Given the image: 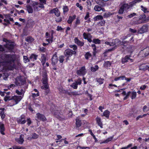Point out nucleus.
Segmentation results:
<instances>
[{
  "mask_svg": "<svg viewBox=\"0 0 149 149\" xmlns=\"http://www.w3.org/2000/svg\"><path fill=\"white\" fill-rule=\"evenodd\" d=\"M19 60L18 56L15 54H3L0 55V66L12 70L15 68L16 63H19Z\"/></svg>",
  "mask_w": 149,
  "mask_h": 149,
  "instance_id": "1",
  "label": "nucleus"
},
{
  "mask_svg": "<svg viewBox=\"0 0 149 149\" xmlns=\"http://www.w3.org/2000/svg\"><path fill=\"white\" fill-rule=\"evenodd\" d=\"M141 0H135L128 3H125L122 5L120 7L118 11V13L119 14H123L124 10H126L129 9L130 8L132 7L133 5L139 2Z\"/></svg>",
  "mask_w": 149,
  "mask_h": 149,
  "instance_id": "2",
  "label": "nucleus"
},
{
  "mask_svg": "<svg viewBox=\"0 0 149 149\" xmlns=\"http://www.w3.org/2000/svg\"><path fill=\"white\" fill-rule=\"evenodd\" d=\"M57 107L54 105L52 106L50 111L52 114H54L56 117L58 118H60L61 117V115L58 111L56 109Z\"/></svg>",
  "mask_w": 149,
  "mask_h": 149,
  "instance_id": "3",
  "label": "nucleus"
},
{
  "mask_svg": "<svg viewBox=\"0 0 149 149\" xmlns=\"http://www.w3.org/2000/svg\"><path fill=\"white\" fill-rule=\"evenodd\" d=\"M3 40L6 42V44L4 45L5 47L8 49L9 50L11 51L13 49L14 47L13 43L10 42L6 39L5 38L3 39Z\"/></svg>",
  "mask_w": 149,
  "mask_h": 149,
  "instance_id": "4",
  "label": "nucleus"
},
{
  "mask_svg": "<svg viewBox=\"0 0 149 149\" xmlns=\"http://www.w3.org/2000/svg\"><path fill=\"white\" fill-rule=\"evenodd\" d=\"M15 83L17 86H21L26 83V80L21 77H18L16 79Z\"/></svg>",
  "mask_w": 149,
  "mask_h": 149,
  "instance_id": "5",
  "label": "nucleus"
},
{
  "mask_svg": "<svg viewBox=\"0 0 149 149\" xmlns=\"http://www.w3.org/2000/svg\"><path fill=\"white\" fill-rule=\"evenodd\" d=\"M64 53L65 56H66L67 58H68L72 54H75L76 52L70 49H67L65 51Z\"/></svg>",
  "mask_w": 149,
  "mask_h": 149,
  "instance_id": "6",
  "label": "nucleus"
},
{
  "mask_svg": "<svg viewBox=\"0 0 149 149\" xmlns=\"http://www.w3.org/2000/svg\"><path fill=\"white\" fill-rule=\"evenodd\" d=\"M148 26L146 25H144L138 30V33L140 34H142L148 31Z\"/></svg>",
  "mask_w": 149,
  "mask_h": 149,
  "instance_id": "7",
  "label": "nucleus"
},
{
  "mask_svg": "<svg viewBox=\"0 0 149 149\" xmlns=\"http://www.w3.org/2000/svg\"><path fill=\"white\" fill-rule=\"evenodd\" d=\"M87 71L84 66L80 68L77 71V74L79 75H84L86 73Z\"/></svg>",
  "mask_w": 149,
  "mask_h": 149,
  "instance_id": "8",
  "label": "nucleus"
},
{
  "mask_svg": "<svg viewBox=\"0 0 149 149\" xmlns=\"http://www.w3.org/2000/svg\"><path fill=\"white\" fill-rule=\"evenodd\" d=\"M17 120L18 123L22 124H24L26 122L25 120V116L23 115L21 116L19 118H17Z\"/></svg>",
  "mask_w": 149,
  "mask_h": 149,
  "instance_id": "9",
  "label": "nucleus"
},
{
  "mask_svg": "<svg viewBox=\"0 0 149 149\" xmlns=\"http://www.w3.org/2000/svg\"><path fill=\"white\" fill-rule=\"evenodd\" d=\"M36 118L38 120H41L42 121H45L47 120L46 118L43 115L39 113H37Z\"/></svg>",
  "mask_w": 149,
  "mask_h": 149,
  "instance_id": "10",
  "label": "nucleus"
},
{
  "mask_svg": "<svg viewBox=\"0 0 149 149\" xmlns=\"http://www.w3.org/2000/svg\"><path fill=\"white\" fill-rule=\"evenodd\" d=\"M43 85L41 86V88L45 90V95H47L49 92V86L48 84H43Z\"/></svg>",
  "mask_w": 149,
  "mask_h": 149,
  "instance_id": "11",
  "label": "nucleus"
},
{
  "mask_svg": "<svg viewBox=\"0 0 149 149\" xmlns=\"http://www.w3.org/2000/svg\"><path fill=\"white\" fill-rule=\"evenodd\" d=\"M22 98V97L21 96H12V100H13L15 102V104H17Z\"/></svg>",
  "mask_w": 149,
  "mask_h": 149,
  "instance_id": "12",
  "label": "nucleus"
},
{
  "mask_svg": "<svg viewBox=\"0 0 149 149\" xmlns=\"http://www.w3.org/2000/svg\"><path fill=\"white\" fill-rule=\"evenodd\" d=\"M50 13H54L58 17L60 15L59 11L58 9L56 8L51 10Z\"/></svg>",
  "mask_w": 149,
  "mask_h": 149,
  "instance_id": "13",
  "label": "nucleus"
},
{
  "mask_svg": "<svg viewBox=\"0 0 149 149\" xmlns=\"http://www.w3.org/2000/svg\"><path fill=\"white\" fill-rule=\"evenodd\" d=\"M94 9L95 11L97 12H100L101 10L103 12L105 11V10L104 8L98 5H95L94 7Z\"/></svg>",
  "mask_w": 149,
  "mask_h": 149,
  "instance_id": "14",
  "label": "nucleus"
},
{
  "mask_svg": "<svg viewBox=\"0 0 149 149\" xmlns=\"http://www.w3.org/2000/svg\"><path fill=\"white\" fill-rule=\"evenodd\" d=\"M74 42L79 46L81 47L83 46L84 45V43L83 42L80 41L77 38H75L74 39Z\"/></svg>",
  "mask_w": 149,
  "mask_h": 149,
  "instance_id": "15",
  "label": "nucleus"
},
{
  "mask_svg": "<svg viewBox=\"0 0 149 149\" xmlns=\"http://www.w3.org/2000/svg\"><path fill=\"white\" fill-rule=\"evenodd\" d=\"M97 123L101 128H103V124L101 118L99 117H97L95 119Z\"/></svg>",
  "mask_w": 149,
  "mask_h": 149,
  "instance_id": "16",
  "label": "nucleus"
},
{
  "mask_svg": "<svg viewBox=\"0 0 149 149\" xmlns=\"http://www.w3.org/2000/svg\"><path fill=\"white\" fill-rule=\"evenodd\" d=\"M58 61L56 55L55 54L53 56L52 58V64L54 65H56Z\"/></svg>",
  "mask_w": 149,
  "mask_h": 149,
  "instance_id": "17",
  "label": "nucleus"
},
{
  "mask_svg": "<svg viewBox=\"0 0 149 149\" xmlns=\"http://www.w3.org/2000/svg\"><path fill=\"white\" fill-rule=\"evenodd\" d=\"M128 60L130 61L131 62L133 61V60L132 59L130 58V57L128 56H127L122 59V62L123 63H124L127 62Z\"/></svg>",
  "mask_w": 149,
  "mask_h": 149,
  "instance_id": "18",
  "label": "nucleus"
},
{
  "mask_svg": "<svg viewBox=\"0 0 149 149\" xmlns=\"http://www.w3.org/2000/svg\"><path fill=\"white\" fill-rule=\"evenodd\" d=\"M124 79L127 81H129L130 80V79L126 78L125 77V76H120L117 78H115L114 80L115 81H117L120 79L123 80Z\"/></svg>",
  "mask_w": 149,
  "mask_h": 149,
  "instance_id": "19",
  "label": "nucleus"
},
{
  "mask_svg": "<svg viewBox=\"0 0 149 149\" xmlns=\"http://www.w3.org/2000/svg\"><path fill=\"white\" fill-rule=\"evenodd\" d=\"M24 136L22 134L20 135L19 138L17 139L16 141L19 144H22L24 141Z\"/></svg>",
  "mask_w": 149,
  "mask_h": 149,
  "instance_id": "20",
  "label": "nucleus"
},
{
  "mask_svg": "<svg viewBox=\"0 0 149 149\" xmlns=\"http://www.w3.org/2000/svg\"><path fill=\"white\" fill-rule=\"evenodd\" d=\"M76 127H79L81 125V120L80 119L79 117H77L76 119Z\"/></svg>",
  "mask_w": 149,
  "mask_h": 149,
  "instance_id": "21",
  "label": "nucleus"
},
{
  "mask_svg": "<svg viewBox=\"0 0 149 149\" xmlns=\"http://www.w3.org/2000/svg\"><path fill=\"white\" fill-rule=\"evenodd\" d=\"M4 130L5 128L4 124L2 123H0V132L3 135L5 134V133L4 132Z\"/></svg>",
  "mask_w": 149,
  "mask_h": 149,
  "instance_id": "22",
  "label": "nucleus"
},
{
  "mask_svg": "<svg viewBox=\"0 0 149 149\" xmlns=\"http://www.w3.org/2000/svg\"><path fill=\"white\" fill-rule=\"evenodd\" d=\"M38 55H35L34 54H32L31 56L30 57L29 59H28L27 58V59L29 61L31 60V61H34L36 60L37 59Z\"/></svg>",
  "mask_w": 149,
  "mask_h": 149,
  "instance_id": "23",
  "label": "nucleus"
},
{
  "mask_svg": "<svg viewBox=\"0 0 149 149\" xmlns=\"http://www.w3.org/2000/svg\"><path fill=\"white\" fill-rule=\"evenodd\" d=\"M76 17V15H74L72 17L70 16L68 19L67 21V22L68 24H70L72 23L73 21L74 20Z\"/></svg>",
  "mask_w": 149,
  "mask_h": 149,
  "instance_id": "24",
  "label": "nucleus"
},
{
  "mask_svg": "<svg viewBox=\"0 0 149 149\" xmlns=\"http://www.w3.org/2000/svg\"><path fill=\"white\" fill-rule=\"evenodd\" d=\"M43 78L42 79L43 84H48L47 75L46 74H43Z\"/></svg>",
  "mask_w": 149,
  "mask_h": 149,
  "instance_id": "25",
  "label": "nucleus"
},
{
  "mask_svg": "<svg viewBox=\"0 0 149 149\" xmlns=\"http://www.w3.org/2000/svg\"><path fill=\"white\" fill-rule=\"evenodd\" d=\"M0 115L2 119H3L5 118V116L4 114V108L0 109Z\"/></svg>",
  "mask_w": 149,
  "mask_h": 149,
  "instance_id": "26",
  "label": "nucleus"
},
{
  "mask_svg": "<svg viewBox=\"0 0 149 149\" xmlns=\"http://www.w3.org/2000/svg\"><path fill=\"white\" fill-rule=\"evenodd\" d=\"M83 36L84 38L85 39H87L89 38H92V37L91 34L89 33H84L83 34Z\"/></svg>",
  "mask_w": 149,
  "mask_h": 149,
  "instance_id": "27",
  "label": "nucleus"
},
{
  "mask_svg": "<svg viewBox=\"0 0 149 149\" xmlns=\"http://www.w3.org/2000/svg\"><path fill=\"white\" fill-rule=\"evenodd\" d=\"M110 112L108 110H105L103 112L102 116H104L106 117L107 118H108L110 115Z\"/></svg>",
  "mask_w": 149,
  "mask_h": 149,
  "instance_id": "28",
  "label": "nucleus"
},
{
  "mask_svg": "<svg viewBox=\"0 0 149 149\" xmlns=\"http://www.w3.org/2000/svg\"><path fill=\"white\" fill-rule=\"evenodd\" d=\"M26 7L27 10L29 13H33V10L31 6L29 5H27Z\"/></svg>",
  "mask_w": 149,
  "mask_h": 149,
  "instance_id": "29",
  "label": "nucleus"
},
{
  "mask_svg": "<svg viewBox=\"0 0 149 149\" xmlns=\"http://www.w3.org/2000/svg\"><path fill=\"white\" fill-rule=\"evenodd\" d=\"M25 40L29 42H32L33 40V39L31 36L27 37L25 39Z\"/></svg>",
  "mask_w": 149,
  "mask_h": 149,
  "instance_id": "30",
  "label": "nucleus"
},
{
  "mask_svg": "<svg viewBox=\"0 0 149 149\" xmlns=\"http://www.w3.org/2000/svg\"><path fill=\"white\" fill-rule=\"evenodd\" d=\"M38 3L37 2H34L33 3L32 5L33 7L35 10L37 11L38 10Z\"/></svg>",
  "mask_w": 149,
  "mask_h": 149,
  "instance_id": "31",
  "label": "nucleus"
},
{
  "mask_svg": "<svg viewBox=\"0 0 149 149\" xmlns=\"http://www.w3.org/2000/svg\"><path fill=\"white\" fill-rule=\"evenodd\" d=\"M87 3V8L88 10H90L91 8V3L90 1H86Z\"/></svg>",
  "mask_w": 149,
  "mask_h": 149,
  "instance_id": "32",
  "label": "nucleus"
},
{
  "mask_svg": "<svg viewBox=\"0 0 149 149\" xmlns=\"http://www.w3.org/2000/svg\"><path fill=\"white\" fill-rule=\"evenodd\" d=\"M114 44V45L117 44V45H121V41L118 39H115L114 41V42H113Z\"/></svg>",
  "mask_w": 149,
  "mask_h": 149,
  "instance_id": "33",
  "label": "nucleus"
},
{
  "mask_svg": "<svg viewBox=\"0 0 149 149\" xmlns=\"http://www.w3.org/2000/svg\"><path fill=\"white\" fill-rule=\"evenodd\" d=\"M51 36V38L46 39V41L48 42V44L51 43L53 41V33L52 34Z\"/></svg>",
  "mask_w": 149,
  "mask_h": 149,
  "instance_id": "34",
  "label": "nucleus"
},
{
  "mask_svg": "<svg viewBox=\"0 0 149 149\" xmlns=\"http://www.w3.org/2000/svg\"><path fill=\"white\" fill-rule=\"evenodd\" d=\"M91 56L92 55L89 52L86 53L85 55V58L87 60L89 58H91Z\"/></svg>",
  "mask_w": 149,
  "mask_h": 149,
  "instance_id": "35",
  "label": "nucleus"
},
{
  "mask_svg": "<svg viewBox=\"0 0 149 149\" xmlns=\"http://www.w3.org/2000/svg\"><path fill=\"white\" fill-rule=\"evenodd\" d=\"M12 100V96L10 97L9 96H6L4 97V100L6 102L7 100Z\"/></svg>",
  "mask_w": 149,
  "mask_h": 149,
  "instance_id": "36",
  "label": "nucleus"
},
{
  "mask_svg": "<svg viewBox=\"0 0 149 149\" xmlns=\"http://www.w3.org/2000/svg\"><path fill=\"white\" fill-rule=\"evenodd\" d=\"M46 59V57L44 55L42 56L41 57V62L42 63V65H44L45 63Z\"/></svg>",
  "mask_w": 149,
  "mask_h": 149,
  "instance_id": "37",
  "label": "nucleus"
},
{
  "mask_svg": "<svg viewBox=\"0 0 149 149\" xmlns=\"http://www.w3.org/2000/svg\"><path fill=\"white\" fill-rule=\"evenodd\" d=\"M103 18V17L101 15H97L94 18L95 21H97L99 20H102Z\"/></svg>",
  "mask_w": 149,
  "mask_h": 149,
  "instance_id": "38",
  "label": "nucleus"
},
{
  "mask_svg": "<svg viewBox=\"0 0 149 149\" xmlns=\"http://www.w3.org/2000/svg\"><path fill=\"white\" fill-rule=\"evenodd\" d=\"M136 95V93L135 92H132L131 93V98L132 99H135Z\"/></svg>",
  "mask_w": 149,
  "mask_h": 149,
  "instance_id": "39",
  "label": "nucleus"
},
{
  "mask_svg": "<svg viewBox=\"0 0 149 149\" xmlns=\"http://www.w3.org/2000/svg\"><path fill=\"white\" fill-rule=\"evenodd\" d=\"M111 63L110 62L108 61H105L104 66L105 67L108 68L110 67L111 65Z\"/></svg>",
  "mask_w": 149,
  "mask_h": 149,
  "instance_id": "40",
  "label": "nucleus"
},
{
  "mask_svg": "<svg viewBox=\"0 0 149 149\" xmlns=\"http://www.w3.org/2000/svg\"><path fill=\"white\" fill-rule=\"evenodd\" d=\"M80 23V20L78 18L76 19V21L75 24H74V26L75 27L77 26V25H79Z\"/></svg>",
  "mask_w": 149,
  "mask_h": 149,
  "instance_id": "41",
  "label": "nucleus"
},
{
  "mask_svg": "<svg viewBox=\"0 0 149 149\" xmlns=\"http://www.w3.org/2000/svg\"><path fill=\"white\" fill-rule=\"evenodd\" d=\"M113 137H111L109 138H108L107 139L105 140L102 143H107L109 141H111L113 139Z\"/></svg>",
  "mask_w": 149,
  "mask_h": 149,
  "instance_id": "42",
  "label": "nucleus"
},
{
  "mask_svg": "<svg viewBox=\"0 0 149 149\" xmlns=\"http://www.w3.org/2000/svg\"><path fill=\"white\" fill-rule=\"evenodd\" d=\"M98 69V67L97 65H95L94 67H92L91 68V70L93 72H95V71L97 70Z\"/></svg>",
  "mask_w": 149,
  "mask_h": 149,
  "instance_id": "43",
  "label": "nucleus"
},
{
  "mask_svg": "<svg viewBox=\"0 0 149 149\" xmlns=\"http://www.w3.org/2000/svg\"><path fill=\"white\" fill-rule=\"evenodd\" d=\"M31 138L33 139H36L38 137V136L35 133H33L31 135Z\"/></svg>",
  "mask_w": 149,
  "mask_h": 149,
  "instance_id": "44",
  "label": "nucleus"
},
{
  "mask_svg": "<svg viewBox=\"0 0 149 149\" xmlns=\"http://www.w3.org/2000/svg\"><path fill=\"white\" fill-rule=\"evenodd\" d=\"M63 12L64 13H65L68 11V8L67 6H64L63 8Z\"/></svg>",
  "mask_w": 149,
  "mask_h": 149,
  "instance_id": "45",
  "label": "nucleus"
},
{
  "mask_svg": "<svg viewBox=\"0 0 149 149\" xmlns=\"http://www.w3.org/2000/svg\"><path fill=\"white\" fill-rule=\"evenodd\" d=\"M95 2L97 4L102 6L103 4L102 0H94Z\"/></svg>",
  "mask_w": 149,
  "mask_h": 149,
  "instance_id": "46",
  "label": "nucleus"
},
{
  "mask_svg": "<svg viewBox=\"0 0 149 149\" xmlns=\"http://www.w3.org/2000/svg\"><path fill=\"white\" fill-rule=\"evenodd\" d=\"M105 23V21L104 20H102L98 23V24L99 25L101 26H104Z\"/></svg>",
  "mask_w": 149,
  "mask_h": 149,
  "instance_id": "47",
  "label": "nucleus"
},
{
  "mask_svg": "<svg viewBox=\"0 0 149 149\" xmlns=\"http://www.w3.org/2000/svg\"><path fill=\"white\" fill-rule=\"evenodd\" d=\"M77 85H78L75 82L73 83L71 85V87H72L74 89H77Z\"/></svg>",
  "mask_w": 149,
  "mask_h": 149,
  "instance_id": "48",
  "label": "nucleus"
},
{
  "mask_svg": "<svg viewBox=\"0 0 149 149\" xmlns=\"http://www.w3.org/2000/svg\"><path fill=\"white\" fill-rule=\"evenodd\" d=\"M104 79L100 78L97 79V82L99 83L100 84H102L103 83Z\"/></svg>",
  "mask_w": 149,
  "mask_h": 149,
  "instance_id": "49",
  "label": "nucleus"
},
{
  "mask_svg": "<svg viewBox=\"0 0 149 149\" xmlns=\"http://www.w3.org/2000/svg\"><path fill=\"white\" fill-rule=\"evenodd\" d=\"M40 1V5L41 6H44V4H46V1L45 0H39Z\"/></svg>",
  "mask_w": 149,
  "mask_h": 149,
  "instance_id": "50",
  "label": "nucleus"
},
{
  "mask_svg": "<svg viewBox=\"0 0 149 149\" xmlns=\"http://www.w3.org/2000/svg\"><path fill=\"white\" fill-rule=\"evenodd\" d=\"M69 47L70 48H72L74 51L77 49V47L75 45H69Z\"/></svg>",
  "mask_w": 149,
  "mask_h": 149,
  "instance_id": "51",
  "label": "nucleus"
},
{
  "mask_svg": "<svg viewBox=\"0 0 149 149\" xmlns=\"http://www.w3.org/2000/svg\"><path fill=\"white\" fill-rule=\"evenodd\" d=\"M105 43L107 45H109L110 46H112L114 45V44L113 43V41L112 42H105Z\"/></svg>",
  "mask_w": 149,
  "mask_h": 149,
  "instance_id": "52",
  "label": "nucleus"
},
{
  "mask_svg": "<svg viewBox=\"0 0 149 149\" xmlns=\"http://www.w3.org/2000/svg\"><path fill=\"white\" fill-rule=\"evenodd\" d=\"M93 42L96 44H99L100 43V40H99L98 39H94L93 40Z\"/></svg>",
  "mask_w": 149,
  "mask_h": 149,
  "instance_id": "53",
  "label": "nucleus"
},
{
  "mask_svg": "<svg viewBox=\"0 0 149 149\" xmlns=\"http://www.w3.org/2000/svg\"><path fill=\"white\" fill-rule=\"evenodd\" d=\"M144 50L146 51V50L147 51V52L145 54V55L146 56L148 55L149 54V47H146Z\"/></svg>",
  "mask_w": 149,
  "mask_h": 149,
  "instance_id": "54",
  "label": "nucleus"
},
{
  "mask_svg": "<svg viewBox=\"0 0 149 149\" xmlns=\"http://www.w3.org/2000/svg\"><path fill=\"white\" fill-rule=\"evenodd\" d=\"M64 56H59V61L60 63H62L63 62L64 60Z\"/></svg>",
  "mask_w": 149,
  "mask_h": 149,
  "instance_id": "55",
  "label": "nucleus"
},
{
  "mask_svg": "<svg viewBox=\"0 0 149 149\" xmlns=\"http://www.w3.org/2000/svg\"><path fill=\"white\" fill-rule=\"evenodd\" d=\"M136 15V14L135 13H133L127 16V17L129 18H131L133 17Z\"/></svg>",
  "mask_w": 149,
  "mask_h": 149,
  "instance_id": "56",
  "label": "nucleus"
},
{
  "mask_svg": "<svg viewBox=\"0 0 149 149\" xmlns=\"http://www.w3.org/2000/svg\"><path fill=\"white\" fill-rule=\"evenodd\" d=\"M141 7L142 8V10L145 13L148 12V11H147V9L146 8L144 7L143 6H141Z\"/></svg>",
  "mask_w": 149,
  "mask_h": 149,
  "instance_id": "57",
  "label": "nucleus"
},
{
  "mask_svg": "<svg viewBox=\"0 0 149 149\" xmlns=\"http://www.w3.org/2000/svg\"><path fill=\"white\" fill-rule=\"evenodd\" d=\"M39 50L40 51L42 52H45L46 51V48L43 47H40Z\"/></svg>",
  "mask_w": 149,
  "mask_h": 149,
  "instance_id": "58",
  "label": "nucleus"
},
{
  "mask_svg": "<svg viewBox=\"0 0 149 149\" xmlns=\"http://www.w3.org/2000/svg\"><path fill=\"white\" fill-rule=\"evenodd\" d=\"M78 85H80L81 83V80L80 79H79L75 82Z\"/></svg>",
  "mask_w": 149,
  "mask_h": 149,
  "instance_id": "59",
  "label": "nucleus"
},
{
  "mask_svg": "<svg viewBox=\"0 0 149 149\" xmlns=\"http://www.w3.org/2000/svg\"><path fill=\"white\" fill-rule=\"evenodd\" d=\"M39 95V92L37 93L36 94V93H32V96L33 97H35L37 96H38Z\"/></svg>",
  "mask_w": 149,
  "mask_h": 149,
  "instance_id": "60",
  "label": "nucleus"
},
{
  "mask_svg": "<svg viewBox=\"0 0 149 149\" xmlns=\"http://www.w3.org/2000/svg\"><path fill=\"white\" fill-rule=\"evenodd\" d=\"M130 31L133 33H135L137 31L136 30L133 29L131 28L130 29Z\"/></svg>",
  "mask_w": 149,
  "mask_h": 149,
  "instance_id": "61",
  "label": "nucleus"
},
{
  "mask_svg": "<svg viewBox=\"0 0 149 149\" xmlns=\"http://www.w3.org/2000/svg\"><path fill=\"white\" fill-rule=\"evenodd\" d=\"M76 6L78 7L81 10H82L83 9V7L81 6L80 5L79 3H76Z\"/></svg>",
  "mask_w": 149,
  "mask_h": 149,
  "instance_id": "62",
  "label": "nucleus"
},
{
  "mask_svg": "<svg viewBox=\"0 0 149 149\" xmlns=\"http://www.w3.org/2000/svg\"><path fill=\"white\" fill-rule=\"evenodd\" d=\"M27 124L28 125H30L31 123V122L30 118H28L27 120Z\"/></svg>",
  "mask_w": 149,
  "mask_h": 149,
  "instance_id": "63",
  "label": "nucleus"
},
{
  "mask_svg": "<svg viewBox=\"0 0 149 149\" xmlns=\"http://www.w3.org/2000/svg\"><path fill=\"white\" fill-rule=\"evenodd\" d=\"M21 147L17 146H14L13 147V149H21Z\"/></svg>",
  "mask_w": 149,
  "mask_h": 149,
  "instance_id": "64",
  "label": "nucleus"
}]
</instances>
